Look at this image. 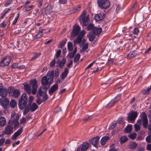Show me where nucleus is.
<instances>
[{
	"instance_id": "1",
	"label": "nucleus",
	"mask_w": 151,
	"mask_h": 151,
	"mask_svg": "<svg viewBox=\"0 0 151 151\" xmlns=\"http://www.w3.org/2000/svg\"><path fill=\"white\" fill-rule=\"evenodd\" d=\"M54 71H48L47 74L46 76H43L41 79L42 85L44 86V89L47 91L49 88L50 84L53 81Z\"/></svg>"
},
{
	"instance_id": "2",
	"label": "nucleus",
	"mask_w": 151,
	"mask_h": 151,
	"mask_svg": "<svg viewBox=\"0 0 151 151\" xmlns=\"http://www.w3.org/2000/svg\"><path fill=\"white\" fill-rule=\"evenodd\" d=\"M141 119H139L137 122V123L141 125L142 123H143L142 125L144 128L146 129L148 127V129L150 131L148 133L150 134H151V123L148 126V121L147 116L146 113L143 112L141 114Z\"/></svg>"
},
{
	"instance_id": "3",
	"label": "nucleus",
	"mask_w": 151,
	"mask_h": 151,
	"mask_svg": "<svg viewBox=\"0 0 151 151\" xmlns=\"http://www.w3.org/2000/svg\"><path fill=\"white\" fill-rule=\"evenodd\" d=\"M27 97L26 94L23 93L19 101L18 105L19 109L21 110L23 109L27 105Z\"/></svg>"
},
{
	"instance_id": "4",
	"label": "nucleus",
	"mask_w": 151,
	"mask_h": 151,
	"mask_svg": "<svg viewBox=\"0 0 151 151\" xmlns=\"http://www.w3.org/2000/svg\"><path fill=\"white\" fill-rule=\"evenodd\" d=\"M98 6L101 9H107L110 6V2L109 0H97Z\"/></svg>"
},
{
	"instance_id": "5",
	"label": "nucleus",
	"mask_w": 151,
	"mask_h": 151,
	"mask_svg": "<svg viewBox=\"0 0 151 151\" xmlns=\"http://www.w3.org/2000/svg\"><path fill=\"white\" fill-rule=\"evenodd\" d=\"M30 85L32 87L31 91L32 94L35 95L37 92L38 84L36 79H34L30 80Z\"/></svg>"
},
{
	"instance_id": "6",
	"label": "nucleus",
	"mask_w": 151,
	"mask_h": 151,
	"mask_svg": "<svg viewBox=\"0 0 151 151\" xmlns=\"http://www.w3.org/2000/svg\"><path fill=\"white\" fill-rule=\"evenodd\" d=\"M20 92L18 89H15L12 87L10 86V96L17 98L20 95Z\"/></svg>"
},
{
	"instance_id": "7",
	"label": "nucleus",
	"mask_w": 151,
	"mask_h": 151,
	"mask_svg": "<svg viewBox=\"0 0 151 151\" xmlns=\"http://www.w3.org/2000/svg\"><path fill=\"white\" fill-rule=\"evenodd\" d=\"M86 12V11H84L80 17L79 20L80 22L82 21L83 22V24L84 26H86L88 24V19L89 17L87 16L85 17Z\"/></svg>"
},
{
	"instance_id": "8",
	"label": "nucleus",
	"mask_w": 151,
	"mask_h": 151,
	"mask_svg": "<svg viewBox=\"0 0 151 151\" xmlns=\"http://www.w3.org/2000/svg\"><path fill=\"white\" fill-rule=\"evenodd\" d=\"M86 34V32L84 30L81 31L77 37L76 39L74 41V45H76L77 44H80L82 40V38L83 37L84 35Z\"/></svg>"
},
{
	"instance_id": "9",
	"label": "nucleus",
	"mask_w": 151,
	"mask_h": 151,
	"mask_svg": "<svg viewBox=\"0 0 151 151\" xmlns=\"http://www.w3.org/2000/svg\"><path fill=\"white\" fill-rule=\"evenodd\" d=\"M137 116V111H132L128 114L127 120L129 121H134Z\"/></svg>"
},
{
	"instance_id": "10",
	"label": "nucleus",
	"mask_w": 151,
	"mask_h": 151,
	"mask_svg": "<svg viewBox=\"0 0 151 151\" xmlns=\"http://www.w3.org/2000/svg\"><path fill=\"white\" fill-rule=\"evenodd\" d=\"M81 30V27L78 25H74L73 30L71 32V35L72 36L75 37L79 34Z\"/></svg>"
},
{
	"instance_id": "11",
	"label": "nucleus",
	"mask_w": 151,
	"mask_h": 151,
	"mask_svg": "<svg viewBox=\"0 0 151 151\" xmlns=\"http://www.w3.org/2000/svg\"><path fill=\"white\" fill-rule=\"evenodd\" d=\"M9 101V99L5 97H2L0 99V105L4 108H7L6 107L8 105Z\"/></svg>"
},
{
	"instance_id": "12",
	"label": "nucleus",
	"mask_w": 151,
	"mask_h": 151,
	"mask_svg": "<svg viewBox=\"0 0 151 151\" xmlns=\"http://www.w3.org/2000/svg\"><path fill=\"white\" fill-rule=\"evenodd\" d=\"M9 63V57L7 56L1 61L0 63L1 67H4L6 66H8Z\"/></svg>"
},
{
	"instance_id": "13",
	"label": "nucleus",
	"mask_w": 151,
	"mask_h": 151,
	"mask_svg": "<svg viewBox=\"0 0 151 151\" xmlns=\"http://www.w3.org/2000/svg\"><path fill=\"white\" fill-rule=\"evenodd\" d=\"M19 116L15 112L12 113L11 117L10 120V124H14V122L18 121L19 119Z\"/></svg>"
},
{
	"instance_id": "14",
	"label": "nucleus",
	"mask_w": 151,
	"mask_h": 151,
	"mask_svg": "<svg viewBox=\"0 0 151 151\" xmlns=\"http://www.w3.org/2000/svg\"><path fill=\"white\" fill-rule=\"evenodd\" d=\"M89 145L88 143L85 142L83 144L80 145L79 147H78L77 150V151H84L88 149Z\"/></svg>"
},
{
	"instance_id": "15",
	"label": "nucleus",
	"mask_w": 151,
	"mask_h": 151,
	"mask_svg": "<svg viewBox=\"0 0 151 151\" xmlns=\"http://www.w3.org/2000/svg\"><path fill=\"white\" fill-rule=\"evenodd\" d=\"M58 89V84H55L52 86L49 90V93L50 95H52L53 93L54 92Z\"/></svg>"
},
{
	"instance_id": "16",
	"label": "nucleus",
	"mask_w": 151,
	"mask_h": 151,
	"mask_svg": "<svg viewBox=\"0 0 151 151\" xmlns=\"http://www.w3.org/2000/svg\"><path fill=\"white\" fill-rule=\"evenodd\" d=\"M24 88L27 93L29 95L32 93L30 85H29L28 84H24Z\"/></svg>"
},
{
	"instance_id": "17",
	"label": "nucleus",
	"mask_w": 151,
	"mask_h": 151,
	"mask_svg": "<svg viewBox=\"0 0 151 151\" xmlns=\"http://www.w3.org/2000/svg\"><path fill=\"white\" fill-rule=\"evenodd\" d=\"M22 132V128L21 127L13 134L12 137L11 139L13 140L15 139L16 138L21 134Z\"/></svg>"
},
{
	"instance_id": "18",
	"label": "nucleus",
	"mask_w": 151,
	"mask_h": 151,
	"mask_svg": "<svg viewBox=\"0 0 151 151\" xmlns=\"http://www.w3.org/2000/svg\"><path fill=\"white\" fill-rule=\"evenodd\" d=\"M99 139V138L97 136L89 140V142L94 146L96 147L97 145Z\"/></svg>"
},
{
	"instance_id": "19",
	"label": "nucleus",
	"mask_w": 151,
	"mask_h": 151,
	"mask_svg": "<svg viewBox=\"0 0 151 151\" xmlns=\"http://www.w3.org/2000/svg\"><path fill=\"white\" fill-rule=\"evenodd\" d=\"M137 54V52L136 51H131L127 55V57L128 59H131L135 57Z\"/></svg>"
},
{
	"instance_id": "20",
	"label": "nucleus",
	"mask_w": 151,
	"mask_h": 151,
	"mask_svg": "<svg viewBox=\"0 0 151 151\" xmlns=\"http://www.w3.org/2000/svg\"><path fill=\"white\" fill-rule=\"evenodd\" d=\"M105 17V15L103 14L99 13L96 14L95 16V20L96 21H99L102 20Z\"/></svg>"
},
{
	"instance_id": "21",
	"label": "nucleus",
	"mask_w": 151,
	"mask_h": 151,
	"mask_svg": "<svg viewBox=\"0 0 151 151\" xmlns=\"http://www.w3.org/2000/svg\"><path fill=\"white\" fill-rule=\"evenodd\" d=\"M66 60L65 58H63L61 61L59 60L57 62V63L59 65V66L60 68H62L63 66L65 63Z\"/></svg>"
},
{
	"instance_id": "22",
	"label": "nucleus",
	"mask_w": 151,
	"mask_h": 151,
	"mask_svg": "<svg viewBox=\"0 0 151 151\" xmlns=\"http://www.w3.org/2000/svg\"><path fill=\"white\" fill-rule=\"evenodd\" d=\"M6 124L5 118L3 116L0 117V126L1 127H4Z\"/></svg>"
},
{
	"instance_id": "23",
	"label": "nucleus",
	"mask_w": 151,
	"mask_h": 151,
	"mask_svg": "<svg viewBox=\"0 0 151 151\" xmlns=\"http://www.w3.org/2000/svg\"><path fill=\"white\" fill-rule=\"evenodd\" d=\"M102 32V28H96L95 27L93 29V30L92 32L94 34L96 35H98L100 34Z\"/></svg>"
},
{
	"instance_id": "24",
	"label": "nucleus",
	"mask_w": 151,
	"mask_h": 151,
	"mask_svg": "<svg viewBox=\"0 0 151 151\" xmlns=\"http://www.w3.org/2000/svg\"><path fill=\"white\" fill-rule=\"evenodd\" d=\"M31 108V104L29 103L28 104L27 106L24 110L23 114L24 115H26L30 110Z\"/></svg>"
},
{
	"instance_id": "25",
	"label": "nucleus",
	"mask_w": 151,
	"mask_h": 151,
	"mask_svg": "<svg viewBox=\"0 0 151 151\" xmlns=\"http://www.w3.org/2000/svg\"><path fill=\"white\" fill-rule=\"evenodd\" d=\"M68 72V70L67 68H65L64 69V71L61 74V79L62 80H64L67 77Z\"/></svg>"
},
{
	"instance_id": "26",
	"label": "nucleus",
	"mask_w": 151,
	"mask_h": 151,
	"mask_svg": "<svg viewBox=\"0 0 151 151\" xmlns=\"http://www.w3.org/2000/svg\"><path fill=\"white\" fill-rule=\"evenodd\" d=\"M132 129V126L131 125H128L124 129V132L129 133L131 132Z\"/></svg>"
},
{
	"instance_id": "27",
	"label": "nucleus",
	"mask_w": 151,
	"mask_h": 151,
	"mask_svg": "<svg viewBox=\"0 0 151 151\" xmlns=\"http://www.w3.org/2000/svg\"><path fill=\"white\" fill-rule=\"evenodd\" d=\"M7 94V91L5 88H3L0 91V95L1 97H5Z\"/></svg>"
},
{
	"instance_id": "28",
	"label": "nucleus",
	"mask_w": 151,
	"mask_h": 151,
	"mask_svg": "<svg viewBox=\"0 0 151 151\" xmlns=\"http://www.w3.org/2000/svg\"><path fill=\"white\" fill-rule=\"evenodd\" d=\"M109 137L108 136H105L103 137L101 140V145H104L106 141L109 139Z\"/></svg>"
},
{
	"instance_id": "29",
	"label": "nucleus",
	"mask_w": 151,
	"mask_h": 151,
	"mask_svg": "<svg viewBox=\"0 0 151 151\" xmlns=\"http://www.w3.org/2000/svg\"><path fill=\"white\" fill-rule=\"evenodd\" d=\"M95 35L92 32H90L89 36H88V38L89 41L91 42L93 41L95 37Z\"/></svg>"
},
{
	"instance_id": "30",
	"label": "nucleus",
	"mask_w": 151,
	"mask_h": 151,
	"mask_svg": "<svg viewBox=\"0 0 151 151\" xmlns=\"http://www.w3.org/2000/svg\"><path fill=\"white\" fill-rule=\"evenodd\" d=\"M17 105V102L14 99H12L10 101V106L12 108H14Z\"/></svg>"
},
{
	"instance_id": "31",
	"label": "nucleus",
	"mask_w": 151,
	"mask_h": 151,
	"mask_svg": "<svg viewBox=\"0 0 151 151\" xmlns=\"http://www.w3.org/2000/svg\"><path fill=\"white\" fill-rule=\"evenodd\" d=\"M128 139L127 137L125 136H122L120 138V141L121 144L124 143L126 142Z\"/></svg>"
},
{
	"instance_id": "32",
	"label": "nucleus",
	"mask_w": 151,
	"mask_h": 151,
	"mask_svg": "<svg viewBox=\"0 0 151 151\" xmlns=\"http://www.w3.org/2000/svg\"><path fill=\"white\" fill-rule=\"evenodd\" d=\"M45 29H43L42 30H40L38 33L35 35V38L36 39H38L40 38L43 35V31H44Z\"/></svg>"
},
{
	"instance_id": "33",
	"label": "nucleus",
	"mask_w": 151,
	"mask_h": 151,
	"mask_svg": "<svg viewBox=\"0 0 151 151\" xmlns=\"http://www.w3.org/2000/svg\"><path fill=\"white\" fill-rule=\"evenodd\" d=\"M38 107V106L36 103H33L32 105L31 104V111L32 112L34 111L37 109Z\"/></svg>"
},
{
	"instance_id": "34",
	"label": "nucleus",
	"mask_w": 151,
	"mask_h": 151,
	"mask_svg": "<svg viewBox=\"0 0 151 151\" xmlns=\"http://www.w3.org/2000/svg\"><path fill=\"white\" fill-rule=\"evenodd\" d=\"M9 8H6L5 9L3 13H2L1 15V19L3 18L4 16L6 15V14L8 13L9 12Z\"/></svg>"
},
{
	"instance_id": "35",
	"label": "nucleus",
	"mask_w": 151,
	"mask_h": 151,
	"mask_svg": "<svg viewBox=\"0 0 151 151\" xmlns=\"http://www.w3.org/2000/svg\"><path fill=\"white\" fill-rule=\"evenodd\" d=\"M88 44L86 43L83 45L82 48L80 50L81 52H83L88 48Z\"/></svg>"
},
{
	"instance_id": "36",
	"label": "nucleus",
	"mask_w": 151,
	"mask_h": 151,
	"mask_svg": "<svg viewBox=\"0 0 151 151\" xmlns=\"http://www.w3.org/2000/svg\"><path fill=\"white\" fill-rule=\"evenodd\" d=\"M81 8V6L80 4H79L77 6H76L74 8V9H73V12H71V13H75L77 12H78L80 9Z\"/></svg>"
},
{
	"instance_id": "37",
	"label": "nucleus",
	"mask_w": 151,
	"mask_h": 151,
	"mask_svg": "<svg viewBox=\"0 0 151 151\" xmlns=\"http://www.w3.org/2000/svg\"><path fill=\"white\" fill-rule=\"evenodd\" d=\"M42 87L40 86L38 89V93L36 95V97L41 96H42L43 92L42 90Z\"/></svg>"
},
{
	"instance_id": "38",
	"label": "nucleus",
	"mask_w": 151,
	"mask_h": 151,
	"mask_svg": "<svg viewBox=\"0 0 151 151\" xmlns=\"http://www.w3.org/2000/svg\"><path fill=\"white\" fill-rule=\"evenodd\" d=\"M80 55L78 53L75 56L74 58V63H76L79 60L80 58Z\"/></svg>"
},
{
	"instance_id": "39",
	"label": "nucleus",
	"mask_w": 151,
	"mask_h": 151,
	"mask_svg": "<svg viewBox=\"0 0 151 151\" xmlns=\"http://www.w3.org/2000/svg\"><path fill=\"white\" fill-rule=\"evenodd\" d=\"M68 48L69 51H71L73 49L72 43L71 42H69L68 43Z\"/></svg>"
},
{
	"instance_id": "40",
	"label": "nucleus",
	"mask_w": 151,
	"mask_h": 151,
	"mask_svg": "<svg viewBox=\"0 0 151 151\" xmlns=\"http://www.w3.org/2000/svg\"><path fill=\"white\" fill-rule=\"evenodd\" d=\"M115 103V100L113 99L110 102L107 104L106 106L108 107H111L113 106Z\"/></svg>"
},
{
	"instance_id": "41",
	"label": "nucleus",
	"mask_w": 151,
	"mask_h": 151,
	"mask_svg": "<svg viewBox=\"0 0 151 151\" xmlns=\"http://www.w3.org/2000/svg\"><path fill=\"white\" fill-rule=\"evenodd\" d=\"M136 134L135 133H134L129 134L128 137L130 139H134L136 137Z\"/></svg>"
},
{
	"instance_id": "42",
	"label": "nucleus",
	"mask_w": 151,
	"mask_h": 151,
	"mask_svg": "<svg viewBox=\"0 0 151 151\" xmlns=\"http://www.w3.org/2000/svg\"><path fill=\"white\" fill-rule=\"evenodd\" d=\"M95 28L92 24H90L87 27V29L88 30H93V29Z\"/></svg>"
},
{
	"instance_id": "43",
	"label": "nucleus",
	"mask_w": 151,
	"mask_h": 151,
	"mask_svg": "<svg viewBox=\"0 0 151 151\" xmlns=\"http://www.w3.org/2000/svg\"><path fill=\"white\" fill-rule=\"evenodd\" d=\"M40 55V53H35L34 56L31 59V60H34L36 58H38Z\"/></svg>"
},
{
	"instance_id": "44",
	"label": "nucleus",
	"mask_w": 151,
	"mask_h": 151,
	"mask_svg": "<svg viewBox=\"0 0 151 151\" xmlns=\"http://www.w3.org/2000/svg\"><path fill=\"white\" fill-rule=\"evenodd\" d=\"M52 9V8L50 6H48L46 7V9L45 11V14H47L50 13V11Z\"/></svg>"
},
{
	"instance_id": "45",
	"label": "nucleus",
	"mask_w": 151,
	"mask_h": 151,
	"mask_svg": "<svg viewBox=\"0 0 151 151\" xmlns=\"http://www.w3.org/2000/svg\"><path fill=\"white\" fill-rule=\"evenodd\" d=\"M4 132L6 134H9V125H7V127H6Z\"/></svg>"
},
{
	"instance_id": "46",
	"label": "nucleus",
	"mask_w": 151,
	"mask_h": 151,
	"mask_svg": "<svg viewBox=\"0 0 151 151\" xmlns=\"http://www.w3.org/2000/svg\"><path fill=\"white\" fill-rule=\"evenodd\" d=\"M40 96L37 97V100L36 101L37 103L38 104H40L42 101V99L40 97Z\"/></svg>"
},
{
	"instance_id": "47",
	"label": "nucleus",
	"mask_w": 151,
	"mask_h": 151,
	"mask_svg": "<svg viewBox=\"0 0 151 151\" xmlns=\"http://www.w3.org/2000/svg\"><path fill=\"white\" fill-rule=\"evenodd\" d=\"M137 144L134 142H133L130 144V146L132 149L135 148L137 147Z\"/></svg>"
},
{
	"instance_id": "48",
	"label": "nucleus",
	"mask_w": 151,
	"mask_h": 151,
	"mask_svg": "<svg viewBox=\"0 0 151 151\" xmlns=\"http://www.w3.org/2000/svg\"><path fill=\"white\" fill-rule=\"evenodd\" d=\"M134 127L136 132L138 131L140 129V127L139 125L137 124H135L134 125Z\"/></svg>"
},
{
	"instance_id": "49",
	"label": "nucleus",
	"mask_w": 151,
	"mask_h": 151,
	"mask_svg": "<svg viewBox=\"0 0 151 151\" xmlns=\"http://www.w3.org/2000/svg\"><path fill=\"white\" fill-rule=\"evenodd\" d=\"M121 97V95L119 94L114 99H113L115 100V102L116 103V102H117L120 99Z\"/></svg>"
},
{
	"instance_id": "50",
	"label": "nucleus",
	"mask_w": 151,
	"mask_h": 151,
	"mask_svg": "<svg viewBox=\"0 0 151 151\" xmlns=\"http://www.w3.org/2000/svg\"><path fill=\"white\" fill-rule=\"evenodd\" d=\"M44 95H43L42 96L43 97L42 99V101H46L48 97V96L47 94H45V93H44Z\"/></svg>"
},
{
	"instance_id": "51",
	"label": "nucleus",
	"mask_w": 151,
	"mask_h": 151,
	"mask_svg": "<svg viewBox=\"0 0 151 151\" xmlns=\"http://www.w3.org/2000/svg\"><path fill=\"white\" fill-rule=\"evenodd\" d=\"M59 70L57 68L55 70V76L56 78H57L59 75Z\"/></svg>"
},
{
	"instance_id": "52",
	"label": "nucleus",
	"mask_w": 151,
	"mask_h": 151,
	"mask_svg": "<svg viewBox=\"0 0 151 151\" xmlns=\"http://www.w3.org/2000/svg\"><path fill=\"white\" fill-rule=\"evenodd\" d=\"M117 123L115 122L114 123H112L109 127L110 129H112L116 126Z\"/></svg>"
},
{
	"instance_id": "53",
	"label": "nucleus",
	"mask_w": 151,
	"mask_h": 151,
	"mask_svg": "<svg viewBox=\"0 0 151 151\" xmlns=\"http://www.w3.org/2000/svg\"><path fill=\"white\" fill-rule=\"evenodd\" d=\"M55 59H54L52 60L50 62V66L51 67H53L55 65Z\"/></svg>"
},
{
	"instance_id": "54",
	"label": "nucleus",
	"mask_w": 151,
	"mask_h": 151,
	"mask_svg": "<svg viewBox=\"0 0 151 151\" xmlns=\"http://www.w3.org/2000/svg\"><path fill=\"white\" fill-rule=\"evenodd\" d=\"M146 141L148 142H151V135L148 136L146 138Z\"/></svg>"
},
{
	"instance_id": "55",
	"label": "nucleus",
	"mask_w": 151,
	"mask_h": 151,
	"mask_svg": "<svg viewBox=\"0 0 151 151\" xmlns=\"http://www.w3.org/2000/svg\"><path fill=\"white\" fill-rule=\"evenodd\" d=\"M61 52V50H58L56 52V58H58L60 56Z\"/></svg>"
},
{
	"instance_id": "56",
	"label": "nucleus",
	"mask_w": 151,
	"mask_h": 151,
	"mask_svg": "<svg viewBox=\"0 0 151 151\" xmlns=\"http://www.w3.org/2000/svg\"><path fill=\"white\" fill-rule=\"evenodd\" d=\"M32 7H33V6L32 5L30 6H27L25 7V10L26 11H29L32 9Z\"/></svg>"
},
{
	"instance_id": "57",
	"label": "nucleus",
	"mask_w": 151,
	"mask_h": 151,
	"mask_svg": "<svg viewBox=\"0 0 151 151\" xmlns=\"http://www.w3.org/2000/svg\"><path fill=\"white\" fill-rule=\"evenodd\" d=\"M55 111L56 113L58 112L59 111H61V109L60 107H58L55 108Z\"/></svg>"
},
{
	"instance_id": "58",
	"label": "nucleus",
	"mask_w": 151,
	"mask_h": 151,
	"mask_svg": "<svg viewBox=\"0 0 151 151\" xmlns=\"http://www.w3.org/2000/svg\"><path fill=\"white\" fill-rule=\"evenodd\" d=\"M18 63H13L12 66V67L13 68H17V67H18Z\"/></svg>"
},
{
	"instance_id": "59",
	"label": "nucleus",
	"mask_w": 151,
	"mask_h": 151,
	"mask_svg": "<svg viewBox=\"0 0 151 151\" xmlns=\"http://www.w3.org/2000/svg\"><path fill=\"white\" fill-rule=\"evenodd\" d=\"M91 118V116H88L87 118H84V119H83V121L85 122H87L90 120Z\"/></svg>"
},
{
	"instance_id": "60",
	"label": "nucleus",
	"mask_w": 151,
	"mask_h": 151,
	"mask_svg": "<svg viewBox=\"0 0 151 151\" xmlns=\"http://www.w3.org/2000/svg\"><path fill=\"white\" fill-rule=\"evenodd\" d=\"M20 122L21 124H24L26 122V120L24 118L22 117L20 120Z\"/></svg>"
},
{
	"instance_id": "61",
	"label": "nucleus",
	"mask_w": 151,
	"mask_h": 151,
	"mask_svg": "<svg viewBox=\"0 0 151 151\" xmlns=\"http://www.w3.org/2000/svg\"><path fill=\"white\" fill-rule=\"evenodd\" d=\"M19 17V14H18V16H17V17H16V18L15 19L13 22V24H16V22H17V21L18 20V19Z\"/></svg>"
},
{
	"instance_id": "62",
	"label": "nucleus",
	"mask_w": 151,
	"mask_h": 151,
	"mask_svg": "<svg viewBox=\"0 0 151 151\" xmlns=\"http://www.w3.org/2000/svg\"><path fill=\"white\" fill-rule=\"evenodd\" d=\"M14 128H15L16 127L18 126L19 125V122L18 121H16L14 122Z\"/></svg>"
},
{
	"instance_id": "63",
	"label": "nucleus",
	"mask_w": 151,
	"mask_h": 151,
	"mask_svg": "<svg viewBox=\"0 0 151 151\" xmlns=\"http://www.w3.org/2000/svg\"><path fill=\"white\" fill-rule=\"evenodd\" d=\"M139 31L137 28H135L134 29V33L135 34H137L139 32Z\"/></svg>"
},
{
	"instance_id": "64",
	"label": "nucleus",
	"mask_w": 151,
	"mask_h": 151,
	"mask_svg": "<svg viewBox=\"0 0 151 151\" xmlns=\"http://www.w3.org/2000/svg\"><path fill=\"white\" fill-rule=\"evenodd\" d=\"M147 148L148 150L151 151V144H148L147 146Z\"/></svg>"
}]
</instances>
